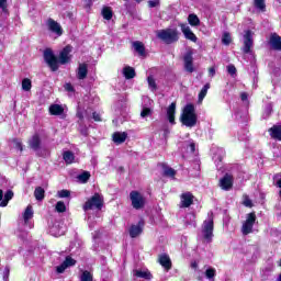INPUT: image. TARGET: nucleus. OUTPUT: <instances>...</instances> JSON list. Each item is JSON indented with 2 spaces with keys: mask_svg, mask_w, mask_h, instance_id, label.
I'll return each mask as SVG.
<instances>
[{
  "mask_svg": "<svg viewBox=\"0 0 281 281\" xmlns=\"http://www.w3.org/2000/svg\"><path fill=\"white\" fill-rule=\"evenodd\" d=\"M209 76L211 78H214V76H216V68L214 67L209 68Z\"/></svg>",
  "mask_w": 281,
  "mask_h": 281,
  "instance_id": "nucleus-56",
  "label": "nucleus"
},
{
  "mask_svg": "<svg viewBox=\"0 0 281 281\" xmlns=\"http://www.w3.org/2000/svg\"><path fill=\"white\" fill-rule=\"evenodd\" d=\"M254 5L257 10L265 12L267 10V5L265 4V0H254Z\"/></svg>",
  "mask_w": 281,
  "mask_h": 281,
  "instance_id": "nucleus-37",
  "label": "nucleus"
},
{
  "mask_svg": "<svg viewBox=\"0 0 281 281\" xmlns=\"http://www.w3.org/2000/svg\"><path fill=\"white\" fill-rule=\"evenodd\" d=\"M198 267H199V263H196V261H193V262L191 263V268H192V269H198Z\"/></svg>",
  "mask_w": 281,
  "mask_h": 281,
  "instance_id": "nucleus-60",
  "label": "nucleus"
},
{
  "mask_svg": "<svg viewBox=\"0 0 281 281\" xmlns=\"http://www.w3.org/2000/svg\"><path fill=\"white\" fill-rule=\"evenodd\" d=\"M72 49L74 48L70 45H67L59 53V57L56 58V55H54V50H52L50 48H46L44 50V60L48 65V67L52 69V71H58V64L67 65L71 63Z\"/></svg>",
  "mask_w": 281,
  "mask_h": 281,
  "instance_id": "nucleus-1",
  "label": "nucleus"
},
{
  "mask_svg": "<svg viewBox=\"0 0 281 281\" xmlns=\"http://www.w3.org/2000/svg\"><path fill=\"white\" fill-rule=\"evenodd\" d=\"M187 148L190 150V153H194V150H196V145L194 143H190Z\"/></svg>",
  "mask_w": 281,
  "mask_h": 281,
  "instance_id": "nucleus-55",
  "label": "nucleus"
},
{
  "mask_svg": "<svg viewBox=\"0 0 281 281\" xmlns=\"http://www.w3.org/2000/svg\"><path fill=\"white\" fill-rule=\"evenodd\" d=\"M49 113L50 115H63V113H65V109L59 104H53L49 106Z\"/></svg>",
  "mask_w": 281,
  "mask_h": 281,
  "instance_id": "nucleus-26",
  "label": "nucleus"
},
{
  "mask_svg": "<svg viewBox=\"0 0 281 281\" xmlns=\"http://www.w3.org/2000/svg\"><path fill=\"white\" fill-rule=\"evenodd\" d=\"M269 45L274 52H281V37L278 33L270 34Z\"/></svg>",
  "mask_w": 281,
  "mask_h": 281,
  "instance_id": "nucleus-12",
  "label": "nucleus"
},
{
  "mask_svg": "<svg viewBox=\"0 0 281 281\" xmlns=\"http://www.w3.org/2000/svg\"><path fill=\"white\" fill-rule=\"evenodd\" d=\"M77 117H79V120H82V112H77Z\"/></svg>",
  "mask_w": 281,
  "mask_h": 281,
  "instance_id": "nucleus-61",
  "label": "nucleus"
},
{
  "mask_svg": "<svg viewBox=\"0 0 281 281\" xmlns=\"http://www.w3.org/2000/svg\"><path fill=\"white\" fill-rule=\"evenodd\" d=\"M103 205L104 199L100 193H95L85 203L83 210L85 212H88V210H102Z\"/></svg>",
  "mask_w": 281,
  "mask_h": 281,
  "instance_id": "nucleus-5",
  "label": "nucleus"
},
{
  "mask_svg": "<svg viewBox=\"0 0 281 281\" xmlns=\"http://www.w3.org/2000/svg\"><path fill=\"white\" fill-rule=\"evenodd\" d=\"M0 10L2 12L8 13V0H0Z\"/></svg>",
  "mask_w": 281,
  "mask_h": 281,
  "instance_id": "nucleus-49",
  "label": "nucleus"
},
{
  "mask_svg": "<svg viewBox=\"0 0 281 281\" xmlns=\"http://www.w3.org/2000/svg\"><path fill=\"white\" fill-rule=\"evenodd\" d=\"M130 199L132 202V207H134V210H142V207H144L145 200L142 193H139L138 191H132L130 193Z\"/></svg>",
  "mask_w": 281,
  "mask_h": 281,
  "instance_id": "nucleus-7",
  "label": "nucleus"
},
{
  "mask_svg": "<svg viewBox=\"0 0 281 281\" xmlns=\"http://www.w3.org/2000/svg\"><path fill=\"white\" fill-rule=\"evenodd\" d=\"M93 238H94V239L98 238V232H95V233L93 234Z\"/></svg>",
  "mask_w": 281,
  "mask_h": 281,
  "instance_id": "nucleus-63",
  "label": "nucleus"
},
{
  "mask_svg": "<svg viewBox=\"0 0 281 281\" xmlns=\"http://www.w3.org/2000/svg\"><path fill=\"white\" fill-rule=\"evenodd\" d=\"M46 26L53 34H56V36H63V26H60V23L56 22V20L49 18L46 21Z\"/></svg>",
  "mask_w": 281,
  "mask_h": 281,
  "instance_id": "nucleus-9",
  "label": "nucleus"
},
{
  "mask_svg": "<svg viewBox=\"0 0 281 281\" xmlns=\"http://www.w3.org/2000/svg\"><path fill=\"white\" fill-rule=\"evenodd\" d=\"M188 23L191 24L192 27H199V25H201V20L196 14L191 13L188 16Z\"/></svg>",
  "mask_w": 281,
  "mask_h": 281,
  "instance_id": "nucleus-27",
  "label": "nucleus"
},
{
  "mask_svg": "<svg viewBox=\"0 0 281 281\" xmlns=\"http://www.w3.org/2000/svg\"><path fill=\"white\" fill-rule=\"evenodd\" d=\"M34 196L36 201H43V199H45V189H43L42 187L35 188Z\"/></svg>",
  "mask_w": 281,
  "mask_h": 281,
  "instance_id": "nucleus-31",
  "label": "nucleus"
},
{
  "mask_svg": "<svg viewBox=\"0 0 281 281\" xmlns=\"http://www.w3.org/2000/svg\"><path fill=\"white\" fill-rule=\"evenodd\" d=\"M13 144L14 148H16L20 153H23V144H21V140L14 138Z\"/></svg>",
  "mask_w": 281,
  "mask_h": 281,
  "instance_id": "nucleus-48",
  "label": "nucleus"
},
{
  "mask_svg": "<svg viewBox=\"0 0 281 281\" xmlns=\"http://www.w3.org/2000/svg\"><path fill=\"white\" fill-rule=\"evenodd\" d=\"M157 38L166 43V45H172L179 41V31L177 29L159 30L156 33Z\"/></svg>",
  "mask_w": 281,
  "mask_h": 281,
  "instance_id": "nucleus-3",
  "label": "nucleus"
},
{
  "mask_svg": "<svg viewBox=\"0 0 281 281\" xmlns=\"http://www.w3.org/2000/svg\"><path fill=\"white\" fill-rule=\"evenodd\" d=\"M164 175L165 177H175V175H177V171H175V169L170 167L164 166Z\"/></svg>",
  "mask_w": 281,
  "mask_h": 281,
  "instance_id": "nucleus-43",
  "label": "nucleus"
},
{
  "mask_svg": "<svg viewBox=\"0 0 281 281\" xmlns=\"http://www.w3.org/2000/svg\"><path fill=\"white\" fill-rule=\"evenodd\" d=\"M56 229H58V226H56V225H54V226L50 228V234H52L53 236L58 237V236H63V234H65L64 231H56Z\"/></svg>",
  "mask_w": 281,
  "mask_h": 281,
  "instance_id": "nucleus-44",
  "label": "nucleus"
},
{
  "mask_svg": "<svg viewBox=\"0 0 281 281\" xmlns=\"http://www.w3.org/2000/svg\"><path fill=\"white\" fill-rule=\"evenodd\" d=\"M14 196V192L12 190H9L4 194V199L0 203V207H7L8 203L12 201V198Z\"/></svg>",
  "mask_w": 281,
  "mask_h": 281,
  "instance_id": "nucleus-29",
  "label": "nucleus"
},
{
  "mask_svg": "<svg viewBox=\"0 0 281 281\" xmlns=\"http://www.w3.org/2000/svg\"><path fill=\"white\" fill-rule=\"evenodd\" d=\"M202 236L205 243H212L214 238V217L212 215H209L202 224Z\"/></svg>",
  "mask_w": 281,
  "mask_h": 281,
  "instance_id": "nucleus-4",
  "label": "nucleus"
},
{
  "mask_svg": "<svg viewBox=\"0 0 281 281\" xmlns=\"http://www.w3.org/2000/svg\"><path fill=\"white\" fill-rule=\"evenodd\" d=\"M148 5L149 8H157V5H159V0H149Z\"/></svg>",
  "mask_w": 281,
  "mask_h": 281,
  "instance_id": "nucleus-54",
  "label": "nucleus"
},
{
  "mask_svg": "<svg viewBox=\"0 0 281 281\" xmlns=\"http://www.w3.org/2000/svg\"><path fill=\"white\" fill-rule=\"evenodd\" d=\"M222 43L224 45H229V43H232V36L229 35V33H224L222 37Z\"/></svg>",
  "mask_w": 281,
  "mask_h": 281,
  "instance_id": "nucleus-46",
  "label": "nucleus"
},
{
  "mask_svg": "<svg viewBox=\"0 0 281 281\" xmlns=\"http://www.w3.org/2000/svg\"><path fill=\"white\" fill-rule=\"evenodd\" d=\"M150 115H153V110H150L149 108H143L140 112V117H148Z\"/></svg>",
  "mask_w": 281,
  "mask_h": 281,
  "instance_id": "nucleus-45",
  "label": "nucleus"
},
{
  "mask_svg": "<svg viewBox=\"0 0 281 281\" xmlns=\"http://www.w3.org/2000/svg\"><path fill=\"white\" fill-rule=\"evenodd\" d=\"M194 203V195L191 192H184L180 195V207H190Z\"/></svg>",
  "mask_w": 281,
  "mask_h": 281,
  "instance_id": "nucleus-11",
  "label": "nucleus"
},
{
  "mask_svg": "<svg viewBox=\"0 0 281 281\" xmlns=\"http://www.w3.org/2000/svg\"><path fill=\"white\" fill-rule=\"evenodd\" d=\"M180 122L181 124H183V126H187L188 128L196 126V113L194 110V105L187 104L184 106L180 116Z\"/></svg>",
  "mask_w": 281,
  "mask_h": 281,
  "instance_id": "nucleus-2",
  "label": "nucleus"
},
{
  "mask_svg": "<svg viewBox=\"0 0 281 281\" xmlns=\"http://www.w3.org/2000/svg\"><path fill=\"white\" fill-rule=\"evenodd\" d=\"M123 76L126 78V80H133V78H135V68L131 66L124 67Z\"/></svg>",
  "mask_w": 281,
  "mask_h": 281,
  "instance_id": "nucleus-24",
  "label": "nucleus"
},
{
  "mask_svg": "<svg viewBox=\"0 0 281 281\" xmlns=\"http://www.w3.org/2000/svg\"><path fill=\"white\" fill-rule=\"evenodd\" d=\"M244 205H245V207H254V203L251 202V200L249 199V196H245V199H244Z\"/></svg>",
  "mask_w": 281,
  "mask_h": 281,
  "instance_id": "nucleus-52",
  "label": "nucleus"
},
{
  "mask_svg": "<svg viewBox=\"0 0 281 281\" xmlns=\"http://www.w3.org/2000/svg\"><path fill=\"white\" fill-rule=\"evenodd\" d=\"M142 232H144V221L143 220H140L137 225H132L130 227L131 238H137V236H139V234H142Z\"/></svg>",
  "mask_w": 281,
  "mask_h": 281,
  "instance_id": "nucleus-15",
  "label": "nucleus"
},
{
  "mask_svg": "<svg viewBox=\"0 0 281 281\" xmlns=\"http://www.w3.org/2000/svg\"><path fill=\"white\" fill-rule=\"evenodd\" d=\"M128 137V134L126 132H115L112 135V140L114 144L120 146V144H124L126 142V138Z\"/></svg>",
  "mask_w": 281,
  "mask_h": 281,
  "instance_id": "nucleus-17",
  "label": "nucleus"
},
{
  "mask_svg": "<svg viewBox=\"0 0 281 281\" xmlns=\"http://www.w3.org/2000/svg\"><path fill=\"white\" fill-rule=\"evenodd\" d=\"M240 98H241V101H243V102H247V98H248L247 92H243V93L240 94Z\"/></svg>",
  "mask_w": 281,
  "mask_h": 281,
  "instance_id": "nucleus-58",
  "label": "nucleus"
},
{
  "mask_svg": "<svg viewBox=\"0 0 281 281\" xmlns=\"http://www.w3.org/2000/svg\"><path fill=\"white\" fill-rule=\"evenodd\" d=\"M234 186V177L229 173H226L222 179H220V188L222 190L228 191L232 190Z\"/></svg>",
  "mask_w": 281,
  "mask_h": 281,
  "instance_id": "nucleus-10",
  "label": "nucleus"
},
{
  "mask_svg": "<svg viewBox=\"0 0 281 281\" xmlns=\"http://www.w3.org/2000/svg\"><path fill=\"white\" fill-rule=\"evenodd\" d=\"M159 263H160L161 267H164V269H166L167 271L172 268V261H170V257H168V255H161V256L159 257Z\"/></svg>",
  "mask_w": 281,
  "mask_h": 281,
  "instance_id": "nucleus-23",
  "label": "nucleus"
},
{
  "mask_svg": "<svg viewBox=\"0 0 281 281\" xmlns=\"http://www.w3.org/2000/svg\"><path fill=\"white\" fill-rule=\"evenodd\" d=\"M22 89L23 91H31L32 89V80L29 78H25L22 80Z\"/></svg>",
  "mask_w": 281,
  "mask_h": 281,
  "instance_id": "nucleus-40",
  "label": "nucleus"
},
{
  "mask_svg": "<svg viewBox=\"0 0 281 281\" xmlns=\"http://www.w3.org/2000/svg\"><path fill=\"white\" fill-rule=\"evenodd\" d=\"M133 47L139 56H144L146 54V48L144 47V43L136 41L133 43Z\"/></svg>",
  "mask_w": 281,
  "mask_h": 281,
  "instance_id": "nucleus-28",
  "label": "nucleus"
},
{
  "mask_svg": "<svg viewBox=\"0 0 281 281\" xmlns=\"http://www.w3.org/2000/svg\"><path fill=\"white\" fill-rule=\"evenodd\" d=\"M148 87L151 89V91H157V82L155 81V78L153 76H149L147 78Z\"/></svg>",
  "mask_w": 281,
  "mask_h": 281,
  "instance_id": "nucleus-42",
  "label": "nucleus"
},
{
  "mask_svg": "<svg viewBox=\"0 0 281 281\" xmlns=\"http://www.w3.org/2000/svg\"><path fill=\"white\" fill-rule=\"evenodd\" d=\"M184 218L187 227H196V215L194 213H188Z\"/></svg>",
  "mask_w": 281,
  "mask_h": 281,
  "instance_id": "nucleus-25",
  "label": "nucleus"
},
{
  "mask_svg": "<svg viewBox=\"0 0 281 281\" xmlns=\"http://www.w3.org/2000/svg\"><path fill=\"white\" fill-rule=\"evenodd\" d=\"M277 281H281V274L279 276V278L277 279Z\"/></svg>",
  "mask_w": 281,
  "mask_h": 281,
  "instance_id": "nucleus-64",
  "label": "nucleus"
},
{
  "mask_svg": "<svg viewBox=\"0 0 281 281\" xmlns=\"http://www.w3.org/2000/svg\"><path fill=\"white\" fill-rule=\"evenodd\" d=\"M181 27V32L184 35L186 38H188V41H192V43H196L198 38L196 35L192 32V30L190 29V26H188V24H180Z\"/></svg>",
  "mask_w": 281,
  "mask_h": 281,
  "instance_id": "nucleus-14",
  "label": "nucleus"
},
{
  "mask_svg": "<svg viewBox=\"0 0 281 281\" xmlns=\"http://www.w3.org/2000/svg\"><path fill=\"white\" fill-rule=\"evenodd\" d=\"M175 113H177V103L172 102L167 109V117L170 124H175Z\"/></svg>",
  "mask_w": 281,
  "mask_h": 281,
  "instance_id": "nucleus-21",
  "label": "nucleus"
},
{
  "mask_svg": "<svg viewBox=\"0 0 281 281\" xmlns=\"http://www.w3.org/2000/svg\"><path fill=\"white\" fill-rule=\"evenodd\" d=\"M273 186H276L277 188H280L279 196L281 198V175L280 173H277L273 176Z\"/></svg>",
  "mask_w": 281,
  "mask_h": 281,
  "instance_id": "nucleus-39",
  "label": "nucleus"
},
{
  "mask_svg": "<svg viewBox=\"0 0 281 281\" xmlns=\"http://www.w3.org/2000/svg\"><path fill=\"white\" fill-rule=\"evenodd\" d=\"M89 74V66L87 64H79L77 68L78 80H85Z\"/></svg>",
  "mask_w": 281,
  "mask_h": 281,
  "instance_id": "nucleus-18",
  "label": "nucleus"
},
{
  "mask_svg": "<svg viewBox=\"0 0 281 281\" xmlns=\"http://www.w3.org/2000/svg\"><path fill=\"white\" fill-rule=\"evenodd\" d=\"M227 71L231 76H236V66L235 65H228Z\"/></svg>",
  "mask_w": 281,
  "mask_h": 281,
  "instance_id": "nucleus-51",
  "label": "nucleus"
},
{
  "mask_svg": "<svg viewBox=\"0 0 281 281\" xmlns=\"http://www.w3.org/2000/svg\"><path fill=\"white\" fill-rule=\"evenodd\" d=\"M207 91H210V83L204 85L199 93V102H203L205 95H207Z\"/></svg>",
  "mask_w": 281,
  "mask_h": 281,
  "instance_id": "nucleus-34",
  "label": "nucleus"
},
{
  "mask_svg": "<svg viewBox=\"0 0 281 281\" xmlns=\"http://www.w3.org/2000/svg\"><path fill=\"white\" fill-rule=\"evenodd\" d=\"M194 58L192 57V52H189L184 55V69L189 74H192L194 71L193 66Z\"/></svg>",
  "mask_w": 281,
  "mask_h": 281,
  "instance_id": "nucleus-16",
  "label": "nucleus"
},
{
  "mask_svg": "<svg viewBox=\"0 0 281 281\" xmlns=\"http://www.w3.org/2000/svg\"><path fill=\"white\" fill-rule=\"evenodd\" d=\"M80 183H87L89 179H91V173L89 171H83L81 175L77 177Z\"/></svg>",
  "mask_w": 281,
  "mask_h": 281,
  "instance_id": "nucleus-36",
  "label": "nucleus"
},
{
  "mask_svg": "<svg viewBox=\"0 0 281 281\" xmlns=\"http://www.w3.org/2000/svg\"><path fill=\"white\" fill-rule=\"evenodd\" d=\"M76 266V260L71 258L70 256L66 257L64 262L60 266L56 267L57 273H65V270L69 269V267Z\"/></svg>",
  "mask_w": 281,
  "mask_h": 281,
  "instance_id": "nucleus-13",
  "label": "nucleus"
},
{
  "mask_svg": "<svg viewBox=\"0 0 281 281\" xmlns=\"http://www.w3.org/2000/svg\"><path fill=\"white\" fill-rule=\"evenodd\" d=\"M63 159L64 161H66V164H71L74 159H76V156L74 155L72 151L68 150V151H64Z\"/></svg>",
  "mask_w": 281,
  "mask_h": 281,
  "instance_id": "nucleus-33",
  "label": "nucleus"
},
{
  "mask_svg": "<svg viewBox=\"0 0 281 281\" xmlns=\"http://www.w3.org/2000/svg\"><path fill=\"white\" fill-rule=\"evenodd\" d=\"M254 47V32L246 31L244 34V46L241 48V52L245 54H251V49Z\"/></svg>",
  "mask_w": 281,
  "mask_h": 281,
  "instance_id": "nucleus-8",
  "label": "nucleus"
},
{
  "mask_svg": "<svg viewBox=\"0 0 281 281\" xmlns=\"http://www.w3.org/2000/svg\"><path fill=\"white\" fill-rule=\"evenodd\" d=\"M33 217H34V209H32V205H27L23 213L24 223H27L30 218H33Z\"/></svg>",
  "mask_w": 281,
  "mask_h": 281,
  "instance_id": "nucleus-30",
  "label": "nucleus"
},
{
  "mask_svg": "<svg viewBox=\"0 0 281 281\" xmlns=\"http://www.w3.org/2000/svg\"><path fill=\"white\" fill-rule=\"evenodd\" d=\"M266 113H267V117H269V115H271V105L267 106Z\"/></svg>",
  "mask_w": 281,
  "mask_h": 281,
  "instance_id": "nucleus-59",
  "label": "nucleus"
},
{
  "mask_svg": "<svg viewBox=\"0 0 281 281\" xmlns=\"http://www.w3.org/2000/svg\"><path fill=\"white\" fill-rule=\"evenodd\" d=\"M80 281H93V274L86 270L81 273Z\"/></svg>",
  "mask_w": 281,
  "mask_h": 281,
  "instance_id": "nucleus-38",
  "label": "nucleus"
},
{
  "mask_svg": "<svg viewBox=\"0 0 281 281\" xmlns=\"http://www.w3.org/2000/svg\"><path fill=\"white\" fill-rule=\"evenodd\" d=\"M92 117L94 120V122H100L102 119H100V115L98 114V112H93Z\"/></svg>",
  "mask_w": 281,
  "mask_h": 281,
  "instance_id": "nucleus-57",
  "label": "nucleus"
},
{
  "mask_svg": "<svg viewBox=\"0 0 281 281\" xmlns=\"http://www.w3.org/2000/svg\"><path fill=\"white\" fill-rule=\"evenodd\" d=\"M2 278L4 281L10 280V267L7 266L2 272Z\"/></svg>",
  "mask_w": 281,
  "mask_h": 281,
  "instance_id": "nucleus-47",
  "label": "nucleus"
},
{
  "mask_svg": "<svg viewBox=\"0 0 281 281\" xmlns=\"http://www.w3.org/2000/svg\"><path fill=\"white\" fill-rule=\"evenodd\" d=\"M133 276L136 278H143V280H153V273L148 270H133Z\"/></svg>",
  "mask_w": 281,
  "mask_h": 281,
  "instance_id": "nucleus-20",
  "label": "nucleus"
},
{
  "mask_svg": "<svg viewBox=\"0 0 281 281\" xmlns=\"http://www.w3.org/2000/svg\"><path fill=\"white\" fill-rule=\"evenodd\" d=\"M0 201H3V190L0 189Z\"/></svg>",
  "mask_w": 281,
  "mask_h": 281,
  "instance_id": "nucleus-62",
  "label": "nucleus"
},
{
  "mask_svg": "<svg viewBox=\"0 0 281 281\" xmlns=\"http://www.w3.org/2000/svg\"><path fill=\"white\" fill-rule=\"evenodd\" d=\"M270 136L272 139H278L281 142V126L280 125H273L269 128Z\"/></svg>",
  "mask_w": 281,
  "mask_h": 281,
  "instance_id": "nucleus-22",
  "label": "nucleus"
},
{
  "mask_svg": "<svg viewBox=\"0 0 281 281\" xmlns=\"http://www.w3.org/2000/svg\"><path fill=\"white\" fill-rule=\"evenodd\" d=\"M256 213H248L246 215V221L241 225V234L244 236H248V234H251L254 232V225H256Z\"/></svg>",
  "mask_w": 281,
  "mask_h": 281,
  "instance_id": "nucleus-6",
  "label": "nucleus"
},
{
  "mask_svg": "<svg viewBox=\"0 0 281 281\" xmlns=\"http://www.w3.org/2000/svg\"><path fill=\"white\" fill-rule=\"evenodd\" d=\"M64 89L70 93H74L75 89H74V86L71 83H66L64 86Z\"/></svg>",
  "mask_w": 281,
  "mask_h": 281,
  "instance_id": "nucleus-53",
  "label": "nucleus"
},
{
  "mask_svg": "<svg viewBox=\"0 0 281 281\" xmlns=\"http://www.w3.org/2000/svg\"><path fill=\"white\" fill-rule=\"evenodd\" d=\"M56 212H59L61 214L63 212H67V206L65 205V202L58 201L55 206Z\"/></svg>",
  "mask_w": 281,
  "mask_h": 281,
  "instance_id": "nucleus-41",
  "label": "nucleus"
},
{
  "mask_svg": "<svg viewBox=\"0 0 281 281\" xmlns=\"http://www.w3.org/2000/svg\"><path fill=\"white\" fill-rule=\"evenodd\" d=\"M205 278H207L209 281H214V278H216V269L215 268H207L205 270Z\"/></svg>",
  "mask_w": 281,
  "mask_h": 281,
  "instance_id": "nucleus-35",
  "label": "nucleus"
},
{
  "mask_svg": "<svg viewBox=\"0 0 281 281\" xmlns=\"http://www.w3.org/2000/svg\"><path fill=\"white\" fill-rule=\"evenodd\" d=\"M71 193L69 192V190H61L58 191V196L59 199H67Z\"/></svg>",
  "mask_w": 281,
  "mask_h": 281,
  "instance_id": "nucleus-50",
  "label": "nucleus"
},
{
  "mask_svg": "<svg viewBox=\"0 0 281 281\" xmlns=\"http://www.w3.org/2000/svg\"><path fill=\"white\" fill-rule=\"evenodd\" d=\"M101 14H102L103 19H105V21H111V19H113V11L109 7H104L102 9Z\"/></svg>",
  "mask_w": 281,
  "mask_h": 281,
  "instance_id": "nucleus-32",
  "label": "nucleus"
},
{
  "mask_svg": "<svg viewBox=\"0 0 281 281\" xmlns=\"http://www.w3.org/2000/svg\"><path fill=\"white\" fill-rule=\"evenodd\" d=\"M29 146L32 150H41V136L37 134L33 135L32 138L29 140Z\"/></svg>",
  "mask_w": 281,
  "mask_h": 281,
  "instance_id": "nucleus-19",
  "label": "nucleus"
}]
</instances>
